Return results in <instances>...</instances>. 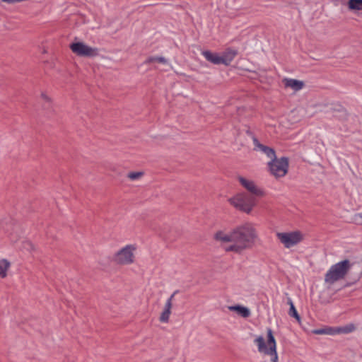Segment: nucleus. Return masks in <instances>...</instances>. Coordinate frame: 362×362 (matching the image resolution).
Returning a JSON list of instances; mask_svg holds the SVG:
<instances>
[{
  "label": "nucleus",
  "instance_id": "6",
  "mask_svg": "<svg viewBox=\"0 0 362 362\" xmlns=\"http://www.w3.org/2000/svg\"><path fill=\"white\" fill-rule=\"evenodd\" d=\"M276 237L286 248H291L299 244L304 238L303 233L299 230L278 232Z\"/></svg>",
  "mask_w": 362,
  "mask_h": 362
},
{
  "label": "nucleus",
  "instance_id": "7",
  "mask_svg": "<svg viewBox=\"0 0 362 362\" xmlns=\"http://www.w3.org/2000/svg\"><path fill=\"white\" fill-rule=\"evenodd\" d=\"M268 169L270 173L275 177H282L286 175L288 168V160L286 157L280 158H272L267 163Z\"/></svg>",
  "mask_w": 362,
  "mask_h": 362
},
{
  "label": "nucleus",
  "instance_id": "24",
  "mask_svg": "<svg viewBox=\"0 0 362 362\" xmlns=\"http://www.w3.org/2000/svg\"><path fill=\"white\" fill-rule=\"evenodd\" d=\"M355 221L360 224L362 223V213L355 216Z\"/></svg>",
  "mask_w": 362,
  "mask_h": 362
},
{
  "label": "nucleus",
  "instance_id": "3",
  "mask_svg": "<svg viewBox=\"0 0 362 362\" xmlns=\"http://www.w3.org/2000/svg\"><path fill=\"white\" fill-rule=\"evenodd\" d=\"M351 264L347 259L341 261L332 265L327 272L325 281L329 284H333L345 277L350 269Z\"/></svg>",
  "mask_w": 362,
  "mask_h": 362
},
{
  "label": "nucleus",
  "instance_id": "17",
  "mask_svg": "<svg viewBox=\"0 0 362 362\" xmlns=\"http://www.w3.org/2000/svg\"><path fill=\"white\" fill-rule=\"evenodd\" d=\"M315 334H327V335H336V327H325L322 329H317L313 331Z\"/></svg>",
  "mask_w": 362,
  "mask_h": 362
},
{
  "label": "nucleus",
  "instance_id": "9",
  "mask_svg": "<svg viewBox=\"0 0 362 362\" xmlns=\"http://www.w3.org/2000/svg\"><path fill=\"white\" fill-rule=\"evenodd\" d=\"M231 55L230 57H221L216 53L211 52L209 51H204L202 52V54L204 57L209 62H212L214 64H228L235 56V52H230Z\"/></svg>",
  "mask_w": 362,
  "mask_h": 362
},
{
  "label": "nucleus",
  "instance_id": "16",
  "mask_svg": "<svg viewBox=\"0 0 362 362\" xmlns=\"http://www.w3.org/2000/svg\"><path fill=\"white\" fill-rule=\"evenodd\" d=\"M355 329V325L352 323L346 325L341 327H336V333L338 334H349Z\"/></svg>",
  "mask_w": 362,
  "mask_h": 362
},
{
  "label": "nucleus",
  "instance_id": "2",
  "mask_svg": "<svg viewBox=\"0 0 362 362\" xmlns=\"http://www.w3.org/2000/svg\"><path fill=\"white\" fill-rule=\"evenodd\" d=\"M254 343L260 354L269 356L272 362H278L276 342L271 329H267V341L263 336L259 335L256 337Z\"/></svg>",
  "mask_w": 362,
  "mask_h": 362
},
{
  "label": "nucleus",
  "instance_id": "11",
  "mask_svg": "<svg viewBox=\"0 0 362 362\" xmlns=\"http://www.w3.org/2000/svg\"><path fill=\"white\" fill-rule=\"evenodd\" d=\"M254 151L265 155L270 160L276 156L275 151L262 144L255 136H252Z\"/></svg>",
  "mask_w": 362,
  "mask_h": 362
},
{
  "label": "nucleus",
  "instance_id": "23",
  "mask_svg": "<svg viewBox=\"0 0 362 362\" xmlns=\"http://www.w3.org/2000/svg\"><path fill=\"white\" fill-rule=\"evenodd\" d=\"M24 248L27 250H33L34 246L33 245V244L30 242L27 241L24 244Z\"/></svg>",
  "mask_w": 362,
  "mask_h": 362
},
{
  "label": "nucleus",
  "instance_id": "26",
  "mask_svg": "<svg viewBox=\"0 0 362 362\" xmlns=\"http://www.w3.org/2000/svg\"><path fill=\"white\" fill-rule=\"evenodd\" d=\"M177 291H175L168 300H170V303L172 304L173 299L174 296L177 293Z\"/></svg>",
  "mask_w": 362,
  "mask_h": 362
},
{
  "label": "nucleus",
  "instance_id": "13",
  "mask_svg": "<svg viewBox=\"0 0 362 362\" xmlns=\"http://www.w3.org/2000/svg\"><path fill=\"white\" fill-rule=\"evenodd\" d=\"M171 308H172V304L170 303V300H167L165 305L164 310L162 312L160 317V320L162 322H167L168 321L169 317H170V315L171 313Z\"/></svg>",
  "mask_w": 362,
  "mask_h": 362
},
{
  "label": "nucleus",
  "instance_id": "14",
  "mask_svg": "<svg viewBox=\"0 0 362 362\" xmlns=\"http://www.w3.org/2000/svg\"><path fill=\"white\" fill-rule=\"evenodd\" d=\"M230 310L236 311L240 315L243 317H247L250 315V310L244 306L241 305H232L228 308Z\"/></svg>",
  "mask_w": 362,
  "mask_h": 362
},
{
  "label": "nucleus",
  "instance_id": "10",
  "mask_svg": "<svg viewBox=\"0 0 362 362\" xmlns=\"http://www.w3.org/2000/svg\"><path fill=\"white\" fill-rule=\"evenodd\" d=\"M238 180L240 184L252 195L262 196L264 192L259 189L255 182L252 180H248L243 176H239Z\"/></svg>",
  "mask_w": 362,
  "mask_h": 362
},
{
  "label": "nucleus",
  "instance_id": "25",
  "mask_svg": "<svg viewBox=\"0 0 362 362\" xmlns=\"http://www.w3.org/2000/svg\"><path fill=\"white\" fill-rule=\"evenodd\" d=\"M230 52H235L236 54V52L234 50H228L226 52H225L222 57H230L231 55Z\"/></svg>",
  "mask_w": 362,
  "mask_h": 362
},
{
  "label": "nucleus",
  "instance_id": "20",
  "mask_svg": "<svg viewBox=\"0 0 362 362\" xmlns=\"http://www.w3.org/2000/svg\"><path fill=\"white\" fill-rule=\"evenodd\" d=\"M148 62H156V63H158V64H163L168 67H170V64L168 62V60L163 57H151L148 59Z\"/></svg>",
  "mask_w": 362,
  "mask_h": 362
},
{
  "label": "nucleus",
  "instance_id": "5",
  "mask_svg": "<svg viewBox=\"0 0 362 362\" xmlns=\"http://www.w3.org/2000/svg\"><path fill=\"white\" fill-rule=\"evenodd\" d=\"M137 247L134 244L127 245L117 250L113 257V262L118 265H129L134 262Z\"/></svg>",
  "mask_w": 362,
  "mask_h": 362
},
{
  "label": "nucleus",
  "instance_id": "1",
  "mask_svg": "<svg viewBox=\"0 0 362 362\" xmlns=\"http://www.w3.org/2000/svg\"><path fill=\"white\" fill-rule=\"evenodd\" d=\"M258 235L255 226L245 222L233 229H219L214 234V239L228 252L241 254L251 248L255 243Z\"/></svg>",
  "mask_w": 362,
  "mask_h": 362
},
{
  "label": "nucleus",
  "instance_id": "18",
  "mask_svg": "<svg viewBox=\"0 0 362 362\" xmlns=\"http://www.w3.org/2000/svg\"><path fill=\"white\" fill-rule=\"evenodd\" d=\"M288 304L290 305V309L288 310V315L294 318H296L298 321H300V317L294 306V304L292 301V300L288 298Z\"/></svg>",
  "mask_w": 362,
  "mask_h": 362
},
{
  "label": "nucleus",
  "instance_id": "15",
  "mask_svg": "<svg viewBox=\"0 0 362 362\" xmlns=\"http://www.w3.org/2000/svg\"><path fill=\"white\" fill-rule=\"evenodd\" d=\"M11 267V263L6 259H0V278H5L7 271Z\"/></svg>",
  "mask_w": 362,
  "mask_h": 362
},
{
  "label": "nucleus",
  "instance_id": "21",
  "mask_svg": "<svg viewBox=\"0 0 362 362\" xmlns=\"http://www.w3.org/2000/svg\"><path fill=\"white\" fill-rule=\"evenodd\" d=\"M143 174V172H131L128 174L127 177L129 180L134 181L139 180Z\"/></svg>",
  "mask_w": 362,
  "mask_h": 362
},
{
  "label": "nucleus",
  "instance_id": "8",
  "mask_svg": "<svg viewBox=\"0 0 362 362\" xmlns=\"http://www.w3.org/2000/svg\"><path fill=\"white\" fill-rule=\"evenodd\" d=\"M74 53L82 57H95L98 54L97 48L90 47L82 42H74L70 45Z\"/></svg>",
  "mask_w": 362,
  "mask_h": 362
},
{
  "label": "nucleus",
  "instance_id": "4",
  "mask_svg": "<svg viewBox=\"0 0 362 362\" xmlns=\"http://www.w3.org/2000/svg\"><path fill=\"white\" fill-rule=\"evenodd\" d=\"M228 202L235 209L246 214H250L256 204V200L254 195L248 194L245 192L236 194L228 199Z\"/></svg>",
  "mask_w": 362,
  "mask_h": 362
},
{
  "label": "nucleus",
  "instance_id": "22",
  "mask_svg": "<svg viewBox=\"0 0 362 362\" xmlns=\"http://www.w3.org/2000/svg\"><path fill=\"white\" fill-rule=\"evenodd\" d=\"M41 99L47 103H51L52 100V98L45 92H42L40 94Z\"/></svg>",
  "mask_w": 362,
  "mask_h": 362
},
{
  "label": "nucleus",
  "instance_id": "12",
  "mask_svg": "<svg viewBox=\"0 0 362 362\" xmlns=\"http://www.w3.org/2000/svg\"><path fill=\"white\" fill-rule=\"evenodd\" d=\"M283 83L286 88H289L293 91H298L304 86V83L302 81L293 78H284Z\"/></svg>",
  "mask_w": 362,
  "mask_h": 362
},
{
  "label": "nucleus",
  "instance_id": "19",
  "mask_svg": "<svg viewBox=\"0 0 362 362\" xmlns=\"http://www.w3.org/2000/svg\"><path fill=\"white\" fill-rule=\"evenodd\" d=\"M348 6L351 10L362 11V0H349Z\"/></svg>",
  "mask_w": 362,
  "mask_h": 362
}]
</instances>
